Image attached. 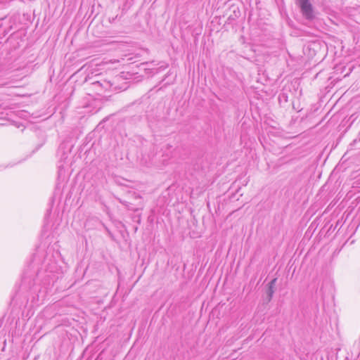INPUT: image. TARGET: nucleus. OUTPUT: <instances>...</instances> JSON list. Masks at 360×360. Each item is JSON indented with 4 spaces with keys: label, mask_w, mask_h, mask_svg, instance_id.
I'll return each instance as SVG.
<instances>
[{
    "label": "nucleus",
    "mask_w": 360,
    "mask_h": 360,
    "mask_svg": "<svg viewBox=\"0 0 360 360\" xmlns=\"http://www.w3.org/2000/svg\"><path fill=\"white\" fill-rule=\"evenodd\" d=\"M296 4L300 8L301 13L307 20H311L314 18V8L309 0H295Z\"/></svg>",
    "instance_id": "1"
},
{
    "label": "nucleus",
    "mask_w": 360,
    "mask_h": 360,
    "mask_svg": "<svg viewBox=\"0 0 360 360\" xmlns=\"http://www.w3.org/2000/svg\"><path fill=\"white\" fill-rule=\"evenodd\" d=\"M49 259L48 258H46L44 260V264L47 267L46 271L52 274L53 278H51V279L53 280L55 278V276L53 274L57 272L58 266L56 262L49 263Z\"/></svg>",
    "instance_id": "2"
},
{
    "label": "nucleus",
    "mask_w": 360,
    "mask_h": 360,
    "mask_svg": "<svg viewBox=\"0 0 360 360\" xmlns=\"http://www.w3.org/2000/svg\"><path fill=\"white\" fill-rule=\"evenodd\" d=\"M93 84L95 87L101 86L103 88H108V86H110V84L107 82H104L103 84L101 83L100 82H94Z\"/></svg>",
    "instance_id": "3"
},
{
    "label": "nucleus",
    "mask_w": 360,
    "mask_h": 360,
    "mask_svg": "<svg viewBox=\"0 0 360 360\" xmlns=\"http://www.w3.org/2000/svg\"><path fill=\"white\" fill-rule=\"evenodd\" d=\"M273 294H274V290H273V288L271 285H269V291H268V295H269V300L271 299L272 296H273Z\"/></svg>",
    "instance_id": "4"
},
{
    "label": "nucleus",
    "mask_w": 360,
    "mask_h": 360,
    "mask_svg": "<svg viewBox=\"0 0 360 360\" xmlns=\"http://www.w3.org/2000/svg\"><path fill=\"white\" fill-rule=\"evenodd\" d=\"M276 278L273 279V280L270 282L269 285H271V286L273 287V286H274V283H275V282H276Z\"/></svg>",
    "instance_id": "5"
},
{
    "label": "nucleus",
    "mask_w": 360,
    "mask_h": 360,
    "mask_svg": "<svg viewBox=\"0 0 360 360\" xmlns=\"http://www.w3.org/2000/svg\"><path fill=\"white\" fill-rule=\"evenodd\" d=\"M63 169L59 167V175H61Z\"/></svg>",
    "instance_id": "6"
}]
</instances>
